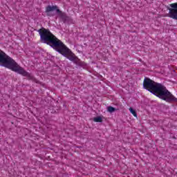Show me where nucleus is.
<instances>
[{
    "label": "nucleus",
    "mask_w": 177,
    "mask_h": 177,
    "mask_svg": "<svg viewBox=\"0 0 177 177\" xmlns=\"http://www.w3.org/2000/svg\"><path fill=\"white\" fill-rule=\"evenodd\" d=\"M37 31L40 35L41 42L50 45L53 49H55V50L58 52V53H60L62 56H64V57L71 60V62H73L75 64L82 67L85 66V63L81 62V60L78 59L73 52H71V50L67 48L62 41L55 37V36L50 32L49 29L41 28Z\"/></svg>",
    "instance_id": "obj_1"
},
{
    "label": "nucleus",
    "mask_w": 177,
    "mask_h": 177,
    "mask_svg": "<svg viewBox=\"0 0 177 177\" xmlns=\"http://www.w3.org/2000/svg\"><path fill=\"white\" fill-rule=\"evenodd\" d=\"M143 88L151 93H153V95H155V96H157V97L165 100L168 103H171V102H176L177 103V98L164 85L156 82L150 78H145Z\"/></svg>",
    "instance_id": "obj_2"
},
{
    "label": "nucleus",
    "mask_w": 177,
    "mask_h": 177,
    "mask_svg": "<svg viewBox=\"0 0 177 177\" xmlns=\"http://www.w3.org/2000/svg\"><path fill=\"white\" fill-rule=\"evenodd\" d=\"M0 66L3 67H6L24 77H28L29 79L32 80V77L30 75L28 72L26 71L23 68H21L12 57L6 55L2 50H0Z\"/></svg>",
    "instance_id": "obj_3"
},
{
    "label": "nucleus",
    "mask_w": 177,
    "mask_h": 177,
    "mask_svg": "<svg viewBox=\"0 0 177 177\" xmlns=\"http://www.w3.org/2000/svg\"><path fill=\"white\" fill-rule=\"evenodd\" d=\"M170 7L167 6V10L169 11V17L177 20V3L170 4Z\"/></svg>",
    "instance_id": "obj_4"
},
{
    "label": "nucleus",
    "mask_w": 177,
    "mask_h": 177,
    "mask_svg": "<svg viewBox=\"0 0 177 177\" xmlns=\"http://www.w3.org/2000/svg\"><path fill=\"white\" fill-rule=\"evenodd\" d=\"M57 13L64 23H67L70 20V17L67 16L66 12H63L59 9H57Z\"/></svg>",
    "instance_id": "obj_5"
},
{
    "label": "nucleus",
    "mask_w": 177,
    "mask_h": 177,
    "mask_svg": "<svg viewBox=\"0 0 177 177\" xmlns=\"http://www.w3.org/2000/svg\"><path fill=\"white\" fill-rule=\"evenodd\" d=\"M57 6H48L46 8V13H49V12H53V10H56V12H57Z\"/></svg>",
    "instance_id": "obj_6"
},
{
    "label": "nucleus",
    "mask_w": 177,
    "mask_h": 177,
    "mask_svg": "<svg viewBox=\"0 0 177 177\" xmlns=\"http://www.w3.org/2000/svg\"><path fill=\"white\" fill-rule=\"evenodd\" d=\"M94 122H103V118L102 116H97L95 118H93Z\"/></svg>",
    "instance_id": "obj_7"
},
{
    "label": "nucleus",
    "mask_w": 177,
    "mask_h": 177,
    "mask_svg": "<svg viewBox=\"0 0 177 177\" xmlns=\"http://www.w3.org/2000/svg\"><path fill=\"white\" fill-rule=\"evenodd\" d=\"M107 111L109 113H114V111H117V109L113 106H108Z\"/></svg>",
    "instance_id": "obj_8"
},
{
    "label": "nucleus",
    "mask_w": 177,
    "mask_h": 177,
    "mask_svg": "<svg viewBox=\"0 0 177 177\" xmlns=\"http://www.w3.org/2000/svg\"><path fill=\"white\" fill-rule=\"evenodd\" d=\"M129 111L134 115V117H138V113H136V111L133 109V108H130Z\"/></svg>",
    "instance_id": "obj_9"
},
{
    "label": "nucleus",
    "mask_w": 177,
    "mask_h": 177,
    "mask_svg": "<svg viewBox=\"0 0 177 177\" xmlns=\"http://www.w3.org/2000/svg\"><path fill=\"white\" fill-rule=\"evenodd\" d=\"M139 62H142V59H139Z\"/></svg>",
    "instance_id": "obj_10"
}]
</instances>
